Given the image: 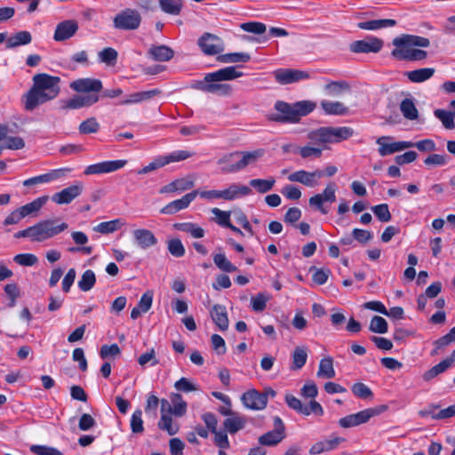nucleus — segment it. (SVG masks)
I'll use <instances>...</instances> for the list:
<instances>
[{
  "label": "nucleus",
  "mask_w": 455,
  "mask_h": 455,
  "mask_svg": "<svg viewBox=\"0 0 455 455\" xmlns=\"http://www.w3.org/2000/svg\"><path fill=\"white\" fill-rule=\"evenodd\" d=\"M323 147H314L307 144L303 147H298L293 152L299 154L303 159L320 158L322 156Z\"/></svg>",
  "instance_id": "4c0bfd02"
},
{
  "label": "nucleus",
  "mask_w": 455,
  "mask_h": 455,
  "mask_svg": "<svg viewBox=\"0 0 455 455\" xmlns=\"http://www.w3.org/2000/svg\"><path fill=\"white\" fill-rule=\"evenodd\" d=\"M126 164V160L104 161L88 165L84 173L85 175L109 173L122 169Z\"/></svg>",
  "instance_id": "f3484780"
},
{
  "label": "nucleus",
  "mask_w": 455,
  "mask_h": 455,
  "mask_svg": "<svg viewBox=\"0 0 455 455\" xmlns=\"http://www.w3.org/2000/svg\"><path fill=\"white\" fill-rule=\"evenodd\" d=\"M243 72L238 71L235 67H226L206 74L204 80L196 81L192 84V88L219 96H228L230 95L232 87L220 82L235 80L243 76Z\"/></svg>",
  "instance_id": "f03ea898"
},
{
  "label": "nucleus",
  "mask_w": 455,
  "mask_h": 455,
  "mask_svg": "<svg viewBox=\"0 0 455 455\" xmlns=\"http://www.w3.org/2000/svg\"><path fill=\"white\" fill-rule=\"evenodd\" d=\"M30 451L36 455H63L58 449L47 445H32Z\"/></svg>",
  "instance_id": "774afa93"
},
{
  "label": "nucleus",
  "mask_w": 455,
  "mask_h": 455,
  "mask_svg": "<svg viewBox=\"0 0 455 455\" xmlns=\"http://www.w3.org/2000/svg\"><path fill=\"white\" fill-rule=\"evenodd\" d=\"M68 228L66 222L58 219H47L14 234L15 238H29L33 243H42L51 239Z\"/></svg>",
  "instance_id": "20e7f679"
},
{
  "label": "nucleus",
  "mask_w": 455,
  "mask_h": 455,
  "mask_svg": "<svg viewBox=\"0 0 455 455\" xmlns=\"http://www.w3.org/2000/svg\"><path fill=\"white\" fill-rule=\"evenodd\" d=\"M69 171L68 169H58L53 170L48 173L42 174L39 176L32 177L23 181V186L30 187L35 186L41 183H47L53 180H56L60 177L61 174H64L65 172Z\"/></svg>",
  "instance_id": "c85d7f7f"
},
{
  "label": "nucleus",
  "mask_w": 455,
  "mask_h": 455,
  "mask_svg": "<svg viewBox=\"0 0 455 455\" xmlns=\"http://www.w3.org/2000/svg\"><path fill=\"white\" fill-rule=\"evenodd\" d=\"M198 190H193L186 194L181 198L174 200L160 210L163 214L172 215L176 212L184 210L189 206L192 201L197 196Z\"/></svg>",
  "instance_id": "412c9836"
},
{
  "label": "nucleus",
  "mask_w": 455,
  "mask_h": 455,
  "mask_svg": "<svg viewBox=\"0 0 455 455\" xmlns=\"http://www.w3.org/2000/svg\"><path fill=\"white\" fill-rule=\"evenodd\" d=\"M323 89L328 96L337 97L343 92L348 91L349 86L345 81H332L325 84Z\"/></svg>",
  "instance_id": "a18cd8bd"
},
{
  "label": "nucleus",
  "mask_w": 455,
  "mask_h": 455,
  "mask_svg": "<svg viewBox=\"0 0 455 455\" xmlns=\"http://www.w3.org/2000/svg\"><path fill=\"white\" fill-rule=\"evenodd\" d=\"M252 193L250 187L238 183H232L223 190H204L198 191L197 196L207 200L224 199L233 201L241 197L247 196Z\"/></svg>",
  "instance_id": "423d86ee"
},
{
  "label": "nucleus",
  "mask_w": 455,
  "mask_h": 455,
  "mask_svg": "<svg viewBox=\"0 0 455 455\" xmlns=\"http://www.w3.org/2000/svg\"><path fill=\"white\" fill-rule=\"evenodd\" d=\"M246 420L244 418L240 416H234L227 418L224 420L223 426L226 431L230 434H235L239 430L243 429L245 426Z\"/></svg>",
  "instance_id": "c03bdc74"
},
{
  "label": "nucleus",
  "mask_w": 455,
  "mask_h": 455,
  "mask_svg": "<svg viewBox=\"0 0 455 455\" xmlns=\"http://www.w3.org/2000/svg\"><path fill=\"white\" fill-rule=\"evenodd\" d=\"M273 74L276 82L280 84H289L309 77L307 72L291 68H279L275 70Z\"/></svg>",
  "instance_id": "a211bd4d"
},
{
  "label": "nucleus",
  "mask_w": 455,
  "mask_h": 455,
  "mask_svg": "<svg viewBox=\"0 0 455 455\" xmlns=\"http://www.w3.org/2000/svg\"><path fill=\"white\" fill-rule=\"evenodd\" d=\"M131 429L134 434H141L144 431L142 411L136 410L131 418Z\"/></svg>",
  "instance_id": "69168bd1"
},
{
  "label": "nucleus",
  "mask_w": 455,
  "mask_h": 455,
  "mask_svg": "<svg viewBox=\"0 0 455 455\" xmlns=\"http://www.w3.org/2000/svg\"><path fill=\"white\" fill-rule=\"evenodd\" d=\"M241 155L234 164L222 167V172L226 173H234L244 169L249 164H255L258 159L263 156L264 149L259 148L254 151H240Z\"/></svg>",
  "instance_id": "6e6552de"
},
{
  "label": "nucleus",
  "mask_w": 455,
  "mask_h": 455,
  "mask_svg": "<svg viewBox=\"0 0 455 455\" xmlns=\"http://www.w3.org/2000/svg\"><path fill=\"white\" fill-rule=\"evenodd\" d=\"M392 138L389 136H382L377 139V144L379 146L378 151L381 156L392 155L406 148H413L411 141H395L387 143Z\"/></svg>",
  "instance_id": "2eb2a0df"
},
{
  "label": "nucleus",
  "mask_w": 455,
  "mask_h": 455,
  "mask_svg": "<svg viewBox=\"0 0 455 455\" xmlns=\"http://www.w3.org/2000/svg\"><path fill=\"white\" fill-rule=\"evenodd\" d=\"M454 341H455L454 337L449 331L447 334L437 339L436 340H435L433 342V345L435 347L431 351L430 355L432 356L438 355L440 350H443L444 347H446L447 346H449L450 344H451Z\"/></svg>",
  "instance_id": "13d9d810"
},
{
  "label": "nucleus",
  "mask_w": 455,
  "mask_h": 455,
  "mask_svg": "<svg viewBox=\"0 0 455 455\" xmlns=\"http://www.w3.org/2000/svg\"><path fill=\"white\" fill-rule=\"evenodd\" d=\"M197 45L204 55L213 56L221 53L225 49L223 40L212 33L204 32L197 40Z\"/></svg>",
  "instance_id": "1a4fd4ad"
},
{
  "label": "nucleus",
  "mask_w": 455,
  "mask_h": 455,
  "mask_svg": "<svg viewBox=\"0 0 455 455\" xmlns=\"http://www.w3.org/2000/svg\"><path fill=\"white\" fill-rule=\"evenodd\" d=\"M96 283V276L92 270L87 269L84 272L77 284L81 291H88L92 289Z\"/></svg>",
  "instance_id": "5fc2aeb1"
},
{
  "label": "nucleus",
  "mask_w": 455,
  "mask_h": 455,
  "mask_svg": "<svg viewBox=\"0 0 455 455\" xmlns=\"http://www.w3.org/2000/svg\"><path fill=\"white\" fill-rule=\"evenodd\" d=\"M435 70L433 68H423L411 71L405 72L406 77L412 83H423L428 79H430Z\"/></svg>",
  "instance_id": "2f4dec72"
},
{
  "label": "nucleus",
  "mask_w": 455,
  "mask_h": 455,
  "mask_svg": "<svg viewBox=\"0 0 455 455\" xmlns=\"http://www.w3.org/2000/svg\"><path fill=\"white\" fill-rule=\"evenodd\" d=\"M13 261L20 266L31 267L37 263L38 259L32 253H20L14 256Z\"/></svg>",
  "instance_id": "338daca9"
},
{
  "label": "nucleus",
  "mask_w": 455,
  "mask_h": 455,
  "mask_svg": "<svg viewBox=\"0 0 455 455\" xmlns=\"http://www.w3.org/2000/svg\"><path fill=\"white\" fill-rule=\"evenodd\" d=\"M383 47V41L374 36H367L350 44L349 50L355 53H377Z\"/></svg>",
  "instance_id": "4468645a"
},
{
  "label": "nucleus",
  "mask_w": 455,
  "mask_h": 455,
  "mask_svg": "<svg viewBox=\"0 0 455 455\" xmlns=\"http://www.w3.org/2000/svg\"><path fill=\"white\" fill-rule=\"evenodd\" d=\"M70 88L76 92H88L97 94L102 89V83L94 78H79L70 84Z\"/></svg>",
  "instance_id": "4be33fe9"
},
{
  "label": "nucleus",
  "mask_w": 455,
  "mask_h": 455,
  "mask_svg": "<svg viewBox=\"0 0 455 455\" xmlns=\"http://www.w3.org/2000/svg\"><path fill=\"white\" fill-rule=\"evenodd\" d=\"M48 197L47 196H42L35 199L31 203H28L20 208H18L23 216V218L37 212L47 202Z\"/></svg>",
  "instance_id": "37998d69"
},
{
  "label": "nucleus",
  "mask_w": 455,
  "mask_h": 455,
  "mask_svg": "<svg viewBox=\"0 0 455 455\" xmlns=\"http://www.w3.org/2000/svg\"><path fill=\"white\" fill-rule=\"evenodd\" d=\"M213 262L216 267L223 272L232 273L237 270L236 267L233 265L222 252L213 255Z\"/></svg>",
  "instance_id": "8fccbe9b"
},
{
  "label": "nucleus",
  "mask_w": 455,
  "mask_h": 455,
  "mask_svg": "<svg viewBox=\"0 0 455 455\" xmlns=\"http://www.w3.org/2000/svg\"><path fill=\"white\" fill-rule=\"evenodd\" d=\"M241 400L246 408L254 411L263 410L267 404V394H262L255 389L243 393Z\"/></svg>",
  "instance_id": "6ab92c4d"
},
{
  "label": "nucleus",
  "mask_w": 455,
  "mask_h": 455,
  "mask_svg": "<svg viewBox=\"0 0 455 455\" xmlns=\"http://www.w3.org/2000/svg\"><path fill=\"white\" fill-rule=\"evenodd\" d=\"M113 22L117 29L134 30L140 27L141 17L136 10L125 9L114 18Z\"/></svg>",
  "instance_id": "9b49d317"
},
{
  "label": "nucleus",
  "mask_w": 455,
  "mask_h": 455,
  "mask_svg": "<svg viewBox=\"0 0 455 455\" xmlns=\"http://www.w3.org/2000/svg\"><path fill=\"white\" fill-rule=\"evenodd\" d=\"M400 111L408 120H416L419 117V111L411 98H406L401 101Z\"/></svg>",
  "instance_id": "ea45409f"
},
{
  "label": "nucleus",
  "mask_w": 455,
  "mask_h": 455,
  "mask_svg": "<svg viewBox=\"0 0 455 455\" xmlns=\"http://www.w3.org/2000/svg\"><path fill=\"white\" fill-rule=\"evenodd\" d=\"M307 349L305 347H296L291 353V364L290 369L292 371L300 370L307 363Z\"/></svg>",
  "instance_id": "72a5a7b5"
},
{
  "label": "nucleus",
  "mask_w": 455,
  "mask_h": 455,
  "mask_svg": "<svg viewBox=\"0 0 455 455\" xmlns=\"http://www.w3.org/2000/svg\"><path fill=\"white\" fill-rule=\"evenodd\" d=\"M371 211L381 222H388L392 216L387 204H381L371 207Z\"/></svg>",
  "instance_id": "680f3d73"
},
{
  "label": "nucleus",
  "mask_w": 455,
  "mask_h": 455,
  "mask_svg": "<svg viewBox=\"0 0 455 455\" xmlns=\"http://www.w3.org/2000/svg\"><path fill=\"white\" fill-rule=\"evenodd\" d=\"M285 438V435H281L280 433L276 432L275 430H271L264 435H260L259 437V443L261 445L266 446H275L277 445L281 441H283Z\"/></svg>",
  "instance_id": "49530a36"
},
{
  "label": "nucleus",
  "mask_w": 455,
  "mask_h": 455,
  "mask_svg": "<svg viewBox=\"0 0 455 455\" xmlns=\"http://www.w3.org/2000/svg\"><path fill=\"white\" fill-rule=\"evenodd\" d=\"M100 125L95 117H89L78 126L80 134H92L99 132Z\"/></svg>",
  "instance_id": "6e6d98bb"
},
{
  "label": "nucleus",
  "mask_w": 455,
  "mask_h": 455,
  "mask_svg": "<svg viewBox=\"0 0 455 455\" xmlns=\"http://www.w3.org/2000/svg\"><path fill=\"white\" fill-rule=\"evenodd\" d=\"M275 184V179L269 177L267 179H252L249 181L250 187L254 188L259 194H265L271 191Z\"/></svg>",
  "instance_id": "e433bc0d"
},
{
  "label": "nucleus",
  "mask_w": 455,
  "mask_h": 455,
  "mask_svg": "<svg viewBox=\"0 0 455 455\" xmlns=\"http://www.w3.org/2000/svg\"><path fill=\"white\" fill-rule=\"evenodd\" d=\"M148 54L156 61H168L174 56V52L172 48L166 45L152 46Z\"/></svg>",
  "instance_id": "473e14b6"
},
{
  "label": "nucleus",
  "mask_w": 455,
  "mask_h": 455,
  "mask_svg": "<svg viewBox=\"0 0 455 455\" xmlns=\"http://www.w3.org/2000/svg\"><path fill=\"white\" fill-rule=\"evenodd\" d=\"M396 21L392 19L372 20L368 21H362L357 24V27L363 30H378L383 28L394 27Z\"/></svg>",
  "instance_id": "f704fd0d"
},
{
  "label": "nucleus",
  "mask_w": 455,
  "mask_h": 455,
  "mask_svg": "<svg viewBox=\"0 0 455 455\" xmlns=\"http://www.w3.org/2000/svg\"><path fill=\"white\" fill-rule=\"evenodd\" d=\"M435 117H437L446 129H453L455 113L446 111L443 109H436L434 112Z\"/></svg>",
  "instance_id": "4d7b16f0"
},
{
  "label": "nucleus",
  "mask_w": 455,
  "mask_h": 455,
  "mask_svg": "<svg viewBox=\"0 0 455 455\" xmlns=\"http://www.w3.org/2000/svg\"><path fill=\"white\" fill-rule=\"evenodd\" d=\"M194 154L188 150H177L173 151L165 156H159L156 157L153 162L156 166V169L162 168L169 164L180 162L191 157Z\"/></svg>",
  "instance_id": "393cba45"
},
{
  "label": "nucleus",
  "mask_w": 455,
  "mask_h": 455,
  "mask_svg": "<svg viewBox=\"0 0 455 455\" xmlns=\"http://www.w3.org/2000/svg\"><path fill=\"white\" fill-rule=\"evenodd\" d=\"M100 100V96L95 93L78 94L69 98L62 102L61 109H79L82 108H89Z\"/></svg>",
  "instance_id": "dca6fc26"
},
{
  "label": "nucleus",
  "mask_w": 455,
  "mask_h": 455,
  "mask_svg": "<svg viewBox=\"0 0 455 455\" xmlns=\"http://www.w3.org/2000/svg\"><path fill=\"white\" fill-rule=\"evenodd\" d=\"M387 410V406L385 404L374 408H368L339 419V425L343 428L356 427L368 422L372 417L378 416Z\"/></svg>",
  "instance_id": "0eeeda50"
},
{
  "label": "nucleus",
  "mask_w": 455,
  "mask_h": 455,
  "mask_svg": "<svg viewBox=\"0 0 455 455\" xmlns=\"http://www.w3.org/2000/svg\"><path fill=\"white\" fill-rule=\"evenodd\" d=\"M240 28L245 32L252 33L255 35H261L267 30L266 25L258 21L242 23Z\"/></svg>",
  "instance_id": "e2e57ef3"
},
{
  "label": "nucleus",
  "mask_w": 455,
  "mask_h": 455,
  "mask_svg": "<svg viewBox=\"0 0 455 455\" xmlns=\"http://www.w3.org/2000/svg\"><path fill=\"white\" fill-rule=\"evenodd\" d=\"M157 425L160 429L166 431L170 435H176L180 429L179 424L165 412L162 413L161 419Z\"/></svg>",
  "instance_id": "a19ab883"
},
{
  "label": "nucleus",
  "mask_w": 455,
  "mask_h": 455,
  "mask_svg": "<svg viewBox=\"0 0 455 455\" xmlns=\"http://www.w3.org/2000/svg\"><path fill=\"white\" fill-rule=\"evenodd\" d=\"M174 228L189 234L194 238H202L204 235V230L197 224L192 222L175 223Z\"/></svg>",
  "instance_id": "58836bf2"
},
{
  "label": "nucleus",
  "mask_w": 455,
  "mask_h": 455,
  "mask_svg": "<svg viewBox=\"0 0 455 455\" xmlns=\"http://www.w3.org/2000/svg\"><path fill=\"white\" fill-rule=\"evenodd\" d=\"M296 112L299 117V120L301 116H305L311 113L316 107V104L310 100H302L294 103Z\"/></svg>",
  "instance_id": "0e129e2a"
},
{
  "label": "nucleus",
  "mask_w": 455,
  "mask_h": 455,
  "mask_svg": "<svg viewBox=\"0 0 455 455\" xmlns=\"http://www.w3.org/2000/svg\"><path fill=\"white\" fill-rule=\"evenodd\" d=\"M211 316L215 324L220 331H226L228 328V318L226 307L222 305H214L211 310Z\"/></svg>",
  "instance_id": "c756f323"
},
{
  "label": "nucleus",
  "mask_w": 455,
  "mask_h": 455,
  "mask_svg": "<svg viewBox=\"0 0 455 455\" xmlns=\"http://www.w3.org/2000/svg\"><path fill=\"white\" fill-rule=\"evenodd\" d=\"M123 224L124 223L120 219H116L109 221L100 222L93 228V230L100 234H110L119 229Z\"/></svg>",
  "instance_id": "603ef678"
},
{
  "label": "nucleus",
  "mask_w": 455,
  "mask_h": 455,
  "mask_svg": "<svg viewBox=\"0 0 455 455\" xmlns=\"http://www.w3.org/2000/svg\"><path fill=\"white\" fill-rule=\"evenodd\" d=\"M84 189V185L81 182H76L61 191L55 193L52 200L57 204H68L71 203L75 198L79 196Z\"/></svg>",
  "instance_id": "aec40b11"
},
{
  "label": "nucleus",
  "mask_w": 455,
  "mask_h": 455,
  "mask_svg": "<svg viewBox=\"0 0 455 455\" xmlns=\"http://www.w3.org/2000/svg\"><path fill=\"white\" fill-rule=\"evenodd\" d=\"M285 402L287 405L296 411L297 412L308 416L310 414H315L316 416L323 415V409L322 405L316 402L315 400L310 401L308 405H303L301 401L292 395H286Z\"/></svg>",
  "instance_id": "f8f14e48"
},
{
  "label": "nucleus",
  "mask_w": 455,
  "mask_h": 455,
  "mask_svg": "<svg viewBox=\"0 0 455 455\" xmlns=\"http://www.w3.org/2000/svg\"><path fill=\"white\" fill-rule=\"evenodd\" d=\"M117 56V52L111 47L104 48L99 52L100 61L106 63L108 66H114L116 64Z\"/></svg>",
  "instance_id": "bf43d9fd"
},
{
  "label": "nucleus",
  "mask_w": 455,
  "mask_h": 455,
  "mask_svg": "<svg viewBox=\"0 0 455 455\" xmlns=\"http://www.w3.org/2000/svg\"><path fill=\"white\" fill-rule=\"evenodd\" d=\"M275 108L280 115L273 117L272 120L283 123H298L299 121L294 104L277 101L275 105Z\"/></svg>",
  "instance_id": "5701e85b"
},
{
  "label": "nucleus",
  "mask_w": 455,
  "mask_h": 455,
  "mask_svg": "<svg viewBox=\"0 0 455 455\" xmlns=\"http://www.w3.org/2000/svg\"><path fill=\"white\" fill-rule=\"evenodd\" d=\"M395 49L391 55L398 60L419 61L427 57V52L424 50L415 49L413 46L428 47L430 41L427 37L414 35H402L392 41Z\"/></svg>",
  "instance_id": "7ed1b4c3"
},
{
  "label": "nucleus",
  "mask_w": 455,
  "mask_h": 455,
  "mask_svg": "<svg viewBox=\"0 0 455 455\" xmlns=\"http://www.w3.org/2000/svg\"><path fill=\"white\" fill-rule=\"evenodd\" d=\"M317 377L324 379H332L335 377L332 357L327 356L320 361Z\"/></svg>",
  "instance_id": "79ce46f5"
},
{
  "label": "nucleus",
  "mask_w": 455,
  "mask_h": 455,
  "mask_svg": "<svg viewBox=\"0 0 455 455\" xmlns=\"http://www.w3.org/2000/svg\"><path fill=\"white\" fill-rule=\"evenodd\" d=\"M162 11L172 15H179L182 9L181 0H159Z\"/></svg>",
  "instance_id": "3c124183"
},
{
  "label": "nucleus",
  "mask_w": 455,
  "mask_h": 455,
  "mask_svg": "<svg viewBox=\"0 0 455 455\" xmlns=\"http://www.w3.org/2000/svg\"><path fill=\"white\" fill-rule=\"evenodd\" d=\"M132 235L137 244L142 249H148L157 243L156 237L153 232L148 229H135Z\"/></svg>",
  "instance_id": "bb28decb"
},
{
  "label": "nucleus",
  "mask_w": 455,
  "mask_h": 455,
  "mask_svg": "<svg viewBox=\"0 0 455 455\" xmlns=\"http://www.w3.org/2000/svg\"><path fill=\"white\" fill-rule=\"evenodd\" d=\"M354 131L350 127L323 126L307 133L309 144L314 147H323L328 143H339L352 137Z\"/></svg>",
  "instance_id": "39448f33"
},
{
  "label": "nucleus",
  "mask_w": 455,
  "mask_h": 455,
  "mask_svg": "<svg viewBox=\"0 0 455 455\" xmlns=\"http://www.w3.org/2000/svg\"><path fill=\"white\" fill-rule=\"evenodd\" d=\"M337 185L330 182L326 185L322 193L311 196L308 204L311 207L319 211L322 214H327L328 210L324 207V203L332 204L336 201Z\"/></svg>",
  "instance_id": "9d476101"
},
{
  "label": "nucleus",
  "mask_w": 455,
  "mask_h": 455,
  "mask_svg": "<svg viewBox=\"0 0 455 455\" xmlns=\"http://www.w3.org/2000/svg\"><path fill=\"white\" fill-rule=\"evenodd\" d=\"M450 367H451L450 363L446 359H444V360L441 361L439 363L431 367L427 371H425L422 378L425 381H430L433 379H435V377H437L439 374L444 372Z\"/></svg>",
  "instance_id": "de8ad7c7"
},
{
  "label": "nucleus",
  "mask_w": 455,
  "mask_h": 455,
  "mask_svg": "<svg viewBox=\"0 0 455 455\" xmlns=\"http://www.w3.org/2000/svg\"><path fill=\"white\" fill-rule=\"evenodd\" d=\"M171 402L172 403L171 412L175 416L181 417L187 411V403L183 401L180 394H172Z\"/></svg>",
  "instance_id": "864d4df0"
},
{
  "label": "nucleus",
  "mask_w": 455,
  "mask_h": 455,
  "mask_svg": "<svg viewBox=\"0 0 455 455\" xmlns=\"http://www.w3.org/2000/svg\"><path fill=\"white\" fill-rule=\"evenodd\" d=\"M323 177V172L316 169L313 172L305 170L296 171L288 176L291 182H298L308 188H315L320 185V179Z\"/></svg>",
  "instance_id": "ddd939ff"
},
{
  "label": "nucleus",
  "mask_w": 455,
  "mask_h": 455,
  "mask_svg": "<svg viewBox=\"0 0 455 455\" xmlns=\"http://www.w3.org/2000/svg\"><path fill=\"white\" fill-rule=\"evenodd\" d=\"M387 329H388L387 323L383 317L374 315L371 318L370 326H369V330L371 331L375 332V333L383 334L387 331Z\"/></svg>",
  "instance_id": "052dcab7"
},
{
  "label": "nucleus",
  "mask_w": 455,
  "mask_h": 455,
  "mask_svg": "<svg viewBox=\"0 0 455 455\" xmlns=\"http://www.w3.org/2000/svg\"><path fill=\"white\" fill-rule=\"evenodd\" d=\"M345 439L342 437H334L326 441H320L315 443L309 449L311 455L320 454L325 451L335 450Z\"/></svg>",
  "instance_id": "cd10ccee"
},
{
  "label": "nucleus",
  "mask_w": 455,
  "mask_h": 455,
  "mask_svg": "<svg viewBox=\"0 0 455 455\" xmlns=\"http://www.w3.org/2000/svg\"><path fill=\"white\" fill-rule=\"evenodd\" d=\"M217 60L222 63L248 62L251 56L246 52H233L219 55Z\"/></svg>",
  "instance_id": "09e8293b"
},
{
  "label": "nucleus",
  "mask_w": 455,
  "mask_h": 455,
  "mask_svg": "<svg viewBox=\"0 0 455 455\" xmlns=\"http://www.w3.org/2000/svg\"><path fill=\"white\" fill-rule=\"evenodd\" d=\"M32 41L31 34L28 31H20L6 40V48H15L20 45H26Z\"/></svg>",
  "instance_id": "c9c22d12"
},
{
  "label": "nucleus",
  "mask_w": 455,
  "mask_h": 455,
  "mask_svg": "<svg viewBox=\"0 0 455 455\" xmlns=\"http://www.w3.org/2000/svg\"><path fill=\"white\" fill-rule=\"evenodd\" d=\"M60 82L59 76L45 73L35 75L32 87L23 96L25 109L32 111L39 105L55 99L60 92Z\"/></svg>",
  "instance_id": "f257e3e1"
},
{
  "label": "nucleus",
  "mask_w": 455,
  "mask_h": 455,
  "mask_svg": "<svg viewBox=\"0 0 455 455\" xmlns=\"http://www.w3.org/2000/svg\"><path fill=\"white\" fill-rule=\"evenodd\" d=\"M195 186V180L192 177L188 176L180 179L174 180L171 183L164 186L160 189L161 194L183 192L191 189Z\"/></svg>",
  "instance_id": "a878e982"
},
{
  "label": "nucleus",
  "mask_w": 455,
  "mask_h": 455,
  "mask_svg": "<svg viewBox=\"0 0 455 455\" xmlns=\"http://www.w3.org/2000/svg\"><path fill=\"white\" fill-rule=\"evenodd\" d=\"M320 106L326 115L343 116L348 112V108L339 101L323 100Z\"/></svg>",
  "instance_id": "7c9ffc66"
},
{
  "label": "nucleus",
  "mask_w": 455,
  "mask_h": 455,
  "mask_svg": "<svg viewBox=\"0 0 455 455\" xmlns=\"http://www.w3.org/2000/svg\"><path fill=\"white\" fill-rule=\"evenodd\" d=\"M78 28V22L75 20L61 21L56 26L53 39L57 42L68 40L77 32Z\"/></svg>",
  "instance_id": "b1692460"
}]
</instances>
